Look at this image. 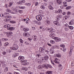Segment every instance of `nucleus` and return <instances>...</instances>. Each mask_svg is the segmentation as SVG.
Instances as JSON below:
<instances>
[{
	"mask_svg": "<svg viewBox=\"0 0 74 74\" xmlns=\"http://www.w3.org/2000/svg\"><path fill=\"white\" fill-rule=\"evenodd\" d=\"M18 46L16 44L14 45V47L12 48V49L13 50H17L18 49Z\"/></svg>",
	"mask_w": 74,
	"mask_h": 74,
	"instance_id": "obj_4",
	"label": "nucleus"
},
{
	"mask_svg": "<svg viewBox=\"0 0 74 74\" xmlns=\"http://www.w3.org/2000/svg\"><path fill=\"white\" fill-rule=\"evenodd\" d=\"M53 32H54V30L52 29V30H50V33H52H52H53Z\"/></svg>",
	"mask_w": 74,
	"mask_h": 74,
	"instance_id": "obj_35",
	"label": "nucleus"
},
{
	"mask_svg": "<svg viewBox=\"0 0 74 74\" xmlns=\"http://www.w3.org/2000/svg\"><path fill=\"white\" fill-rule=\"evenodd\" d=\"M9 4L10 5L9 6H8L9 7H11L12 6V3L11 2H10L9 3Z\"/></svg>",
	"mask_w": 74,
	"mask_h": 74,
	"instance_id": "obj_33",
	"label": "nucleus"
},
{
	"mask_svg": "<svg viewBox=\"0 0 74 74\" xmlns=\"http://www.w3.org/2000/svg\"><path fill=\"white\" fill-rule=\"evenodd\" d=\"M33 22H34V23H35V24L37 23V21L36 20H34V21H33Z\"/></svg>",
	"mask_w": 74,
	"mask_h": 74,
	"instance_id": "obj_52",
	"label": "nucleus"
},
{
	"mask_svg": "<svg viewBox=\"0 0 74 74\" xmlns=\"http://www.w3.org/2000/svg\"><path fill=\"white\" fill-rule=\"evenodd\" d=\"M12 18V17L11 16H8V19H11Z\"/></svg>",
	"mask_w": 74,
	"mask_h": 74,
	"instance_id": "obj_51",
	"label": "nucleus"
},
{
	"mask_svg": "<svg viewBox=\"0 0 74 74\" xmlns=\"http://www.w3.org/2000/svg\"><path fill=\"white\" fill-rule=\"evenodd\" d=\"M67 10H70V9H71V6H68L66 8Z\"/></svg>",
	"mask_w": 74,
	"mask_h": 74,
	"instance_id": "obj_28",
	"label": "nucleus"
},
{
	"mask_svg": "<svg viewBox=\"0 0 74 74\" xmlns=\"http://www.w3.org/2000/svg\"><path fill=\"white\" fill-rule=\"evenodd\" d=\"M57 22H58V21H54L53 22V23L54 24L56 25Z\"/></svg>",
	"mask_w": 74,
	"mask_h": 74,
	"instance_id": "obj_43",
	"label": "nucleus"
},
{
	"mask_svg": "<svg viewBox=\"0 0 74 74\" xmlns=\"http://www.w3.org/2000/svg\"><path fill=\"white\" fill-rule=\"evenodd\" d=\"M40 8H41V9H42V10H44V9H45V7L43 5L41 6Z\"/></svg>",
	"mask_w": 74,
	"mask_h": 74,
	"instance_id": "obj_23",
	"label": "nucleus"
},
{
	"mask_svg": "<svg viewBox=\"0 0 74 74\" xmlns=\"http://www.w3.org/2000/svg\"><path fill=\"white\" fill-rule=\"evenodd\" d=\"M19 12V13H21L22 12V10H18Z\"/></svg>",
	"mask_w": 74,
	"mask_h": 74,
	"instance_id": "obj_56",
	"label": "nucleus"
},
{
	"mask_svg": "<svg viewBox=\"0 0 74 74\" xmlns=\"http://www.w3.org/2000/svg\"><path fill=\"white\" fill-rule=\"evenodd\" d=\"M21 1V2L23 3H25V1L24 0Z\"/></svg>",
	"mask_w": 74,
	"mask_h": 74,
	"instance_id": "obj_61",
	"label": "nucleus"
},
{
	"mask_svg": "<svg viewBox=\"0 0 74 74\" xmlns=\"http://www.w3.org/2000/svg\"><path fill=\"white\" fill-rule=\"evenodd\" d=\"M25 6L19 7V8L20 9H25Z\"/></svg>",
	"mask_w": 74,
	"mask_h": 74,
	"instance_id": "obj_31",
	"label": "nucleus"
},
{
	"mask_svg": "<svg viewBox=\"0 0 74 74\" xmlns=\"http://www.w3.org/2000/svg\"><path fill=\"white\" fill-rule=\"evenodd\" d=\"M66 48H63V51L64 52H66Z\"/></svg>",
	"mask_w": 74,
	"mask_h": 74,
	"instance_id": "obj_49",
	"label": "nucleus"
},
{
	"mask_svg": "<svg viewBox=\"0 0 74 74\" xmlns=\"http://www.w3.org/2000/svg\"><path fill=\"white\" fill-rule=\"evenodd\" d=\"M45 46H43V47H40L39 48V51L40 52H41L42 53H44L45 52Z\"/></svg>",
	"mask_w": 74,
	"mask_h": 74,
	"instance_id": "obj_1",
	"label": "nucleus"
},
{
	"mask_svg": "<svg viewBox=\"0 0 74 74\" xmlns=\"http://www.w3.org/2000/svg\"><path fill=\"white\" fill-rule=\"evenodd\" d=\"M19 41L21 43H23V40H22V39H20Z\"/></svg>",
	"mask_w": 74,
	"mask_h": 74,
	"instance_id": "obj_36",
	"label": "nucleus"
},
{
	"mask_svg": "<svg viewBox=\"0 0 74 74\" xmlns=\"http://www.w3.org/2000/svg\"><path fill=\"white\" fill-rule=\"evenodd\" d=\"M67 26H67L66 25L65 27V30H66V31H68L69 30V25H67Z\"/></svg>",
	"mask_w": 74,
	"mask_h": 74,
	"instance_id": "obj_14",
	"label": "nucleus"
},
{
	"mask_svg": "<svg viewBox=\"0 0 74 74\" xmlns=\"http://www.w3.org/2000/svg\"><path fill=\"white\" fill-rule=\"evenodd\" d=\"M49 58V57L48 56H46L42 58V60H43L44 62H46L47 60Z\"/></svg>",
	"mask_w": 74,
	"mask_h": 74,
	"instance_id": "obj_3",
	"label": "nucleus"
},
{
	"mask_svg": "<svg viewBox=\"0 0 74 74\" xmlns=\"http://www.w3.org/2000/svg\"><path fill=\"white\" fill-rule=\"evenodd\" d=\"M60 18H61V15H59L58 17L56 18V21H59L60 19Z\"/></svg>",
	"mask_w": 74,
	"mask_h": 74,
	"instance_id": "obj_12",
	"label": "nucleus"
},
{
	"mask_svg": "<svg viewBox=\"0 0 74 74\" xmlns=\"http://www.w3.org/2000/svg\"><path fill=\"white\" fill-rule=\"evenodd\" d=\"M5 46H7L8 45V43H5Z\"/></svg>",
	"mask_w": 74,
	"mask_h": 74,
	"instance_id": "obj_53",
	"label": "nucleus"
},
{
	"mask_svg": "<svg viewBox=\"0 0 74 74\" xmlns=\"http://www.w3.org/2000/svg\"><path fill=\"white\" fill-rule=\"evenodd\" d=\"M42 67H44V68H46V69H48V66H47L45 65V64H42Z\"/></svg>",
	"mask_w": 74,
	"mask_h": 74,
	"instance_id": "obj_18",
	"label": "nucleus"
},
{
	"mask_svg": "<svg viewBox=\"0 0 74 74\" xmlns=\"http://www.w3.org/2000/svg\"><path fill=\"white\" fill-rule=\"evenodd\" d=\"M10 22V23H16V22L14 21H11Z\"/></svg>",
	"mask_w": 74,
	"mask_h": 74,
	"instance_id": "obj_24",
	"label": "nucleus"
},
{
	"mask_svg": "<svg viewBox=\"0 0 74 74\" xmlns=\"http://www.w3.org/2000/svg\"><path fill=\"white\" fill-rule=\"evenodd\" d=\"M18 59L19 60H23L25 59V58L23 56H20L18 57Z\"/></svg>",
	"mask_w": 74,
	"mask_h": 74,
	"instance_id": "obj_7",
	"label": "nucleus"
},
{
	"mask_svg": "<svg viewBox=\"0 0 74 74\" xmlns=\"http://www.w3.org/2000/svg\"><path fill=\"white\" fill-rule=\"evenodd\" d=\"M27 5H28V6H30L31 4H30V3H27Z\"/></svg>",
	"mask_w": 74,
	"mask_h": 74,
	"instance_id": "obj_63",
	"label": "nucleus"
},
{
	"mask_svg": "<svg viewBox=\"0 0 74 74\" xmlns=\"http://www.w3.org/2000/svg\"><path fill=\"white\" fill-rule=\"evenodd\" d=\"M62 14L63 15H65V14H66V12H64L62 13Z\"/></svg>",
	"mask_w": 74,
	"mask_h": 74,
	"instance_id": "obj_64",
	"label": "nucleus"
},
{
	"mask_svg": "<svg viewBox=\"0 0 74 74\" xmlns=\"http://www.w3.org/2000/svg\"><path fill=\"white\" fill-rule=\"evenodd\" d=\"M38 2H36L35 3V5L36 6H37V5H38Z\"/></svg>",
	"mask_w": 74,
	"mask_h": 74,
	"instance_id": "obj_46",
	"label": "nucleus"
},
{
	"mask_svg": "<svg viewBox=\"0 0 74 74\" xmlns=\"http://www.w3.org/2000/svg\"><path fill=\"white\" fill-rule=\"evenodd\" d=\"M56 25H57V26H59V25H60V24L59 23V22H57V23Z\"/></svg>",
	"mask_w": 74,
	"mask_h": 74,
	"instance_id": "obj_59",
	"label": "nucleus"
},
{
	"mask_svg": "<svg viewBox=\"0 0 74 74\" xmlns=\"http://www.w3.org/2000/svg\"><path fill=\"white\" fill-rule=\"evenodd\" d=\"M69 25H73V23L71 21L69 23Z\"/></svg>",
	"mask_w": 74,
	"mask_h": 74,
	"instance_id": "obj_48",
	"label": "nucleus"
},
{
	"mask_svg": "<svg viewBox=\"0 0 74 74\" xmlns=\"http://www.w3.org/2000/svg\"><path fill=\"white\" fill-rule=\"evenodd\" d=\"M36 18L38 21H41L42 19V17L38 15L36 16Z\"/></svg>",
	"mask_w": 74,
	"mask_h": 74,
	"instance_id": "obj_5",
	"label": "nucleus"
},
{
	"mask_svg": "<svg viewBox=\"0 0 74 74\" xmlns=\"http://www.w3.org/2000/svg\"><path fill=\"white\" fill-rule=\"evenodd\" d=\"M2 40H3V41H7L8 40V39L7 38H2Z\"/></svg>",
	"mask_w": 74,
	"mask_h": 74,
	"instance_id": "obj_21",
	"label": "nucleus"
},
{
	"mask_svg": "<svg viewBox=\"0 0 74 74\" xmlns=\"http://www.w3.org/2000/svg\"><path fill=\"white\" fill-rule=\"evenodd\" d=\"M8 68L6 67L5 69V72H7V71H8Z\"/></svg>",
	"mask_w": 74,
	"mask_h": 74,
	"instance_id": "obj_34",
	"label": "nucleus"
},
{
	"mask_svg": "<svg viewBox=\"0 0 74 74\" xmlns=\"http://www.w3.org/2000/svg\"><path fill=\"white\" fill-rule=\"evenodd\" d=\"M71 74H74V71L72 70L71 73Z\"/></svg>",
	"mask_w": 74,
	"mask_h": 74,
	"instance_id": "obj_47",
	"label": "nucleus"
},
{
	"mask_svg": "<svg viewBox=\"0 0 74 74\" xmlns=\"http://www.w3.org/2000/svg\"><path fill=\"white\" fill-rule=\"evenodd\" d=\"M56 56H57V57H58V58L61 57V55H60V54H57L56 55Z\"/></svg>",
	"mask_w": 74,
	"mask_h": 74,
	"instance_id": "obj_19",
	"label": "nucleus"
},
{
	"mask_svg": "<svg viewBox=\"0 0 74 74\" xmlns=\"http://www.w3.org/2000/svg\"><path fill=\"white\" fill-rule=\"evenodd\" d=\"M14 74H19V73H18L17 72H14Z\"/></svg>",
	"mask_w": 74,
	"mask_h": 74,
	"instance_id": "obj_55",
	"label": "nucleus"
},
{
	"mask_svg": "<svg viewBox=\"0 0 74 74\" xmlns=\"http://www.w3.org/2000/svg\"><path fill=\"white\" fill-rule=\"evenodd\" d=\"M49 52V51H48V50H45V52H44V53L45 54V55H46V54H47V53H48Z\"/></svg>",
	"mask_w": 74,
	"mask_h": 74,
	"instance_id": "obj_25",
	"label": "nucleus"
},
{
	"mask_svg": "<svg viewBox=\"0 0 74 74\" xmlns=\"http://www.w3.org/2000/svg\"><path fill=\"white\" fill-rule=\"evenodd\" d=\"M50 42L51 44H54L55 43V41L53 40H50Z\"/></svg>",
	"mask_w": 74,
	"mask_h": 74,
	"instance_id": "obj_30",
	"label": "nucleus"
},
{
	"mask_svg": "<svg viewBox=\"0 0 74 74\" xmlns=\"http://www.w3.org/2000/svg\"><path fill=\"white\" fill-rule=\"evenodd\" d=\"M46 22L47 23V24H49V23H50V21H46Z\"/></svg>",
	"mask_w": 74,
	"mask_h": 74,
	"instance_id": "obj_41",
	"label": "nucleus"
},
{
	"mask_svg": "<svg viewBox=\"0 0 74 74\" xmlns=\"http://www.w3.org/2000/svg\"><path fill=\"white\" fill-rule=\"evenodd\" d=\"M70 14H71V13L70 12H67V15H70Z\"/></svg>",
	"mask_w": 74,
	"mask_h": 74,
	"instance_id": "obj_42",
	"label": "nucleus"
},
{
	"mask_svg": "<svg viewBox=\"0 0 74 74\" xmlns=\"http://www.w3.org/2000/svg\"><path fill=\"white\" fill-rule=\"evenodd\" d=\"M7 29L8 30L12 31V30H14L15 29V28H14V27H10V24H7Z\"/></svg>",
	"mask_w": 74,
	"mask_h": 74,
	"instance_id": "obj_2",
	"label": "nucleus"
},
{
	"mask_svg": "<svg viewBox=\"0 0 74 74\" xmlns=\"http://www.w3.org/2000/svg\"><path fill=\"white\" fill-rule=\"evenodd\" d=\"M12 32H9L8 33V35H11V34H12Z\"/></svg>",
	"mask_w": 74,
	"mask_h": 74,
	"instance_id": "obj_39",
	"label": "nucleus"
},
{
	"mask_svg": "<svg viewBox=\"0 0 74 74\" xmlns=\"http://www.w3.org/2000/svg\"><path fill=\"white\" fill-rule=\"evenodd\" d=\"M34 38H37V37L36 35H34L33 36V39H34Z\"/></svg>",
	"mask_w": 74,
	"mask_h": 74,
	"instance_id": "obj_27",
	"label": "nucleus"
},
{
	"mask_svg": "<svg viewBox=\"0 0 74 74\" xmlns=\"http://www.w3.org/2000/svg\"><path fill=\"white\" fill-rule=\"evenodd\" d=\"M21 63H23L25 65H27V60H24L23 61H21Z\"/></svg>",
	"mask_w": 74,
	"mask_h": 74,
	"instance_id": "obj_8",
	"label": "nucleus"
},
{
	"mask_svg": "<svg viewBox=\"0 0 74 74\" xmlns=\"http://www.w3.org/2000/svg\"><path fill=\"white\" fill-rule=\"evenodd\" d=\"M59 60H58V59L57 58H56L55 59V60L54 61V62L55 63H58V64H59L60 63V62L58 61Z\"/></svg>",
	"mask_w": 74,
	"mask_h": 74,
	"instance_id": "obj_10",
	"label": "nucleus"
},
{
	"mask_svg": "<svg viewBox=\"0 0 74 74\" xmlns=\"http://www.w3.org/2000/svg\"><path fill=\"white\" fill-rule=\"evenodd\" d=\"M4 27H5L6 28H7V27L8 28L7 24L4 25Z\"/></svg>",
	"mask_w": 74,
	"mask_h": 74,
	"instance_id": "obj_58",
	"label": "nucleus"
},
{
	"mask_svg": "<svg viewBox=\"0 0 74 74\" xmlns=\"http://www.w3.org/2000/svg\"><path fill=\"white\" fill-rule=\"evenodd\" d=\"M29 28H25L23 29V30L24 32H27V31H29Z\"/></svg>",
	"mask_w": 74,
	"mask_h": 74,
	"instance_id": "obj_15",
	"label": "nucleus"
},
{
	"mask_svg": "<svg viewBox=\"0 0 74 74\" xmlns=\"http://www.w3.org/2000/svg\"><path fill=\"white\" fill-rule=\"evenodd\" d=\"M36 56L38 58H40L41 56L40 54H37Z\"/></svg>",
	"mask_w": 74,
	"mask_h": 74,
	"instance_id": "obj_38",
	"label": "nucleus"
},
{
	"mask_svg": "<svg viewBox=\"0 0 74 74\" xmlns=\"http://www.w3.org/2000/svg\"><path fill=\"white\" fill-rule=\"evenodd\" d=\"M58 13H60V14H61L62 13V10L60 9H59L58 11Z\"/></svg>",
	"mask_w": 74,
	"mask_h": 74,
	"instance_id": "obj_20",
	"label": "nucleus"
},
{
	"mask_svg": "<svg viewBox=\"0 0 74 74\" xmlns=\"http://www.w3.org/2000/svg\"><path fill=\"white\" fill-rule=\"evenodd\" d=\"M72 51H73V50H70L69 52V54H71V53H72Z\"/></svg>",
	"mask_w": 74,
	"mask_h": 74,
	"instance_id": "obj_60",
	"label": "nucleus"
},
{
	"mask_svg": "<svg viewBox=\"0 0 74 74\" xmlns=\"http://www.w3.org/2000/svg\"><path fill=\"white\" fill-rule=\"evenodd\" d=\"M48 8L49 10H53V8L51 5L49 6Z\"/></svg>",
	"mask_w": 74,
	"mask_h": 74,
	"instance_id": "obj_16",
	"label": "nucleus"
},
{
	"mask_svg": "<svg viewBox=\"0 0 74 74\" xmlns=\"http://www.w3.org/2000/svg\"><path fill=\"white\" fill-rule=\"evenodd\" d=\"M32 29L33 30H36V28H35V27H32Z\"/></svg>",
	"mask_w": 74,
	"mask_h": 74,
	"instance_id": "obj_50",
	"label": "nucleus"
},
{
	"mask_svg": "<svg viewBox=\"0 0 74 74\" xmlns=\"http://www.w3.org/2000/svg\"><path fill=\"white\" fill-rule=\"evenodd\" d=\"M6 66V65L5 64H3L2 66H3V67H5Z\"/></svg>",
	"mask_w": 74,
	"mask_h": 74,
	"instance_id": "obj_54",
	"label": "nucleus"
},
{
	"mask_svg": "<svg viewBox=\"0 0 74 74\" xmlns=\"http://www.w3.org/2000/svg\"><path fill=\"white\" fill-rule=\"evenodd\" d=\"M68 27L71 30H73V29H74V27H73V26H68Z\"/></svg>",
	"mask_w": 74,
	"mask_h": 74,
	"instance_id": "obj_22",
	"label": "nucleus"
},
{
	"mask_svg": "<svg viewBox=\"0 0 74 74\" xmlns=\"http://www.w3.org/2000/svg\"><path fill=\"white\" fill-rule=\"evenodd\" d=\"M6 12H10V10L8 9H6Z\"/></svg>",
	"mask_w": 74,
	"mask_h": 74,
	"instance_id": "obj_45",
	"label": "nucleus"
},
{
	"mask_svg": "<svg viewBox=\"0 0 74 74\" xmlns=\"http://www.w3.org/2000/svg\"><path fill=\"white\" fill-rule=\"evenodd\" d=\"M60 47H62V48H64L65 47V45L64 44H62L60 45Z\"/></svg>",
	"mask_w": 74,
	"mask_h": 74,
	"instance_id": "obj_29",
	"label": "nucleus"
},
{
	"mask_svg": "<svg viewBox=\"0 0 74 74\" xmlns=\"http://www.w3.org/2000/svg\"><path fill=\"white\" fill-rule=\"evenodd\" d=\"M57 3H58V4H61L62 2V1L60 0H57Z\"/></svg>",
	"mask_w": 74,
	"mask_h": 74,
	"instance_id": "obj_17",
	"label": "nucleus"
},
{
	"mask_svg": "<svg viewBox=\"0 0 74 74\" xmlns=\"http://www.w3.org/2000/svg\"><path fill=\"white\" fill-rule=\"evenodd\" d=\"M47 66L49 67V68H52V66L49 64H47Z\"/></svg>",
	"mask_w": 74,
	"mask_h": 74,
	"instance_id": "obj_32",
	"label": "nucleus"
},
{
	"mask_svg": "<svg viewBox=\"0 0 74 74\" xmlns=\"http://www.w3.org/2000/svg\"><path fill=\"white\" fill-rule=\"evenodd\" d=\"M49 36L50 37H52V38H53V39H54V40H55V37L53 36V34H51L49 35Z\"/></svg>",
	"mask_w": 74,
	"mask_h": 74,
	"instance_id": "obj_11",
	"label": "nucleus"
},
{
	"mask_svg": "<svg viewBox=\"0 0 74 74\" xmlns=\"http://www.w3.org/2000/svg\"><path fill=\"white\" fill-rule=\"evenodd\" d=\"M19 53H16L13 55L12 57L13 58H15V57H16V56H19Z\"/></svg>",
	"mask_w": 74,
	"mask_h": 74,
	"instance_id": "obj_9",
	"label": "nucleus"
},
{
	"mask_svg": "<svg viewBox=\"0 0 74 74\" xmlns=\"http://www.w3.org/2000/svg\"><path fill=\"white\" fill-rule=\"evenodd\" d=\"M67 3L66 2H63V4H67Z\"/></svg>",
	"mask_w": 74,
	"mask_h": 74,
	"instance_id": "obj_62",
	"label": "nucleus"
},
{
	"mask_svg": "<svg viewBox=\"0 0 74 74\" xmlns=\"http://www.w3.org/2000/svg\"><path fill=\"white\" fill-rule=\"evenodd\" d=\"M23 36L24 37H27L30 36V34H29L28 32H25L23 34Z\"/></svg>",
	"mask_w": 74,
	"mask_h": 74,
	"instance_id": "obj_6",
	"label": "nucleus"
},
{
	"mask_svg": "<svg viewBox=\"0 0 74 74\" xmlns=\"http://www.w3.org/2000/svg\"><path fill=\"white\" fill-rule=\"evenodd\" d=\"M46 74H52V72L51 71H48L46 73Z\"/></svg>",
	"mask_w": 74,
	"mask_h": 74,
	"instance_id": "obj_26",
	"label": "nucleus"
},
{
	"mask_svg": "<svg viewBox=\"0 0 74 74\" xmlns=\"http://www.w3.org/2000/svg\"><path fill=\"white\" fill-rule=\"evenodd\" d=\"M38 69H42V67H41V66L40 65L38 66Z\"/></svg>",
	"mask_w": 74,
	"mask_h": 74,
	"instance_id": "obj_37",
	"label": "nucleus"
},
{
	"mask_svg": "<svg viewBox=\"0 0 74 74\" xmlns=\"http://www.w3.org/2000/svg\"><path fill=\"white\" fill-rule=\"evenodd\" d=\"M3 55H5L6 54V52H5V51H3Z\"/></svg>",
	"mask_w": 74,
	"mask_h": 74,
	"instance_id": "obj_57",
	"label": "nucleus"
},
{
	"mask_svg": "<svg viewBox=\"0 0 74 74\" xmlns=\"http://www.w3.org/2000/svg\"><path fill=\"white\" fill-rule=\"evenodd\" d=\"M54 40H56V42H58V41H60V40H59V38H58V37H55V39Z\"/></svg>",
	"mask_w": 74,
	"mask_h": 74,
	"instance_id": "obj_13",
	"label": "nucleus"
},
{
	"mask_svg": "<svg viewBox=\"0 0 74 74\" xmlns=\"http://www.w3.org/2000/svg\"><path fill=\"white\" fill-rule=\"evenodd\" d=\"M33 40L34 41H37V38L33 39Z\"/></svg>",
	"mask_w": 74,
	"mask_h": 74,
	"instance_id": "obj_44",
	"label": "nucleus"
},
{
	"mask_svg": "<svg viewBox=\"0 0 74 74\" xmlns=\"http://www.w3.org/2000/svg\"><path fill=\"white\" fill-rule=\"evenodd\" d=\"M37 24H38V25H41V22H40V21H38L37 22Z\"/></svg>",
	"mask_w": 74,
	"mask_h": 74,
	"instance_id": "obj_40",
	"label": "nucleus"
}]
</instances>
